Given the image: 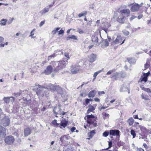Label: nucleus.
<instances>
[{
	"instance_id": "obj_17",
	"label": "nucleus",
	"mask_w": 151,
	"mask_h": 151,
	"mask_svg": "<svg viewBox=\"0 0 151 151\" xmlns=\"http://www.w3.org/2000/svg\"><path fill=\"white\" fill-rule=\"evenodd\" d=\"M96 91L95 90H92L90 91L88 93V96L89 98L93 97L95 95Z\"/></svg>"
},
{
	"instance_id": "obj_44",
	"label": "nucleus",
	"mask_w": 151,
	"mask_h": 151,
	"mask_svg": "<svg viewBox=\"0 0 151 151\" xmlns=\"http://www.w3.org/2000/svg\"><path fill=\"white\" fill-rule=\"evenodd\" d=\"M86 14L87 12L86 11H85L83 13L79 14L78 15V16L79 17H81L82 16H85V15H86Z\"/></svg>"
},
{
	"instance_id": "obj_41",
	"label": "nucleus",
	"mask_w": 151,
	"mask_h": 151,
	"mask_svg": "<svg viewBox=\"0 0 151 151\" xmlns=\"http://www.w3.org/2000/svg\"><path fill=\"white\" fill-rule=\"evenodd\" d=\"M109 134V131H106L103 134V136L104 137H107Z\"/></svg>"
},
{
	"instance_id": "obj_15",
	"label": "nucleus",
	"mask_w": 151,
	"mask_h": 151,
	"mask_svg": "<svg viewBox=\"0 0 151 151\" xmlns=\"http://www.w3.org/2000/svg\"><path fill=\"white\" fill-rule=\"evenodd\" d=\"M31 132V130L29 128H27L24 129V134L25 136H28Z\"/></svg>"
},
{
	"instance_id": "obj_62",
	"label": "nucleus",
	"mask_w": 151,
	"mask_h": 151,
	"mask_svg": "<svg viewBox=\"0 0 151 151\" xmlns=\"http://www.w3.org/2000/svg\"><path fill=\"white\" fill-rule=\"evenodd\" d=\"M76 128L74 127H73L71 129V130L72 132H73L75 131V130L76 129Z\"/></svg>"
},
{
	"instance_id": "obj_51",
	"label": "nucleus",
	"mask_w": 151,
	"mask_h": 151,
	"mask_svg": "<svg viewBox=\"0 0 151 151\" xmlns=\"http://www.w3.org/2000/svg\"><path fill=\"white\" fill-rule=\"evenodd\" d=\"M35 29H34L33 30H32V31H31L30 33V35H29V37L31 36H32L33 35H34V33H33V32L35 30Z\"/></svg>"
},
{
	"instance_id": "obj_10",
	"label": "nucleus",
	"mask_w": 151,
	"mask_h": 151,
	"mask_svg": "<svg viewBox=\"0 0 151 151\" xmlns=\"http://www.w3.org/2000/svg\"><path fill=\"white\" fill-rule=\"evenodd\" d=\"M6 135V129L0 125V137H4Z\"/></svg>"
},
{
	"instance_id": "obj_4",
	"label": "nucleus",
	"mask_w": 151,
	"mask_h": 151,
	"mask_svg": "<svg viewBox=\"0 0 151 151\" xmlns=\"http://www.w3.org/2000/svg\"><path fill=\"white\" fill-rule=\"evenodd\" d=\"M80 66L79 65H72L70 66V71L72 74H76L78 73L80 70Z\"/></svg>"
},
{
	"instance_id": "obj_24",
	"label": "nucleus",
	"mask_w": 151,
	"mask_h": 151,
	"mask_svg": "<svg viewBox=\"0 0 151 151\" xmlns=\"http://www.w3.org/2000/svg\"><path fill=\"white\" fill-rule=\"evenodd\" d=\"M139 127L140 128L141 131L144 133H146L147 131H149V130L147 129L145 127H142L140 125L139 126Z\"/></svg>"
},
{
	"instance_id": "obj_42",
	"label": "nucleus",
	"mask_w": 151,
	"mask_h": 151,
	"mask_svg": "<svg viewBox=\"0 0 151 151\" xmlns=\"http://www.w3.org/2000/svg\"><path fill=\"white\" fill-rule=\"evenodd\" d=\"M95 131L94 130L91 131L89 133V136L91 138H92L93 135L95 134Z\"/></svg>"
},
{
	"instance_id": "obj_27",
	"label": "nucleus",
	"mask_w": 151,
	"mask_h": 151,
	"mask_svg": "<svg viewBox=\"0 0 151 151\" xmlns=\"http://www.w3.org/2000/svg\"><path fill=\"white\" fill-rule=\"evenodd\" d=\"M95 108L92 106L90 105L89 106L88 109L87 111V113H88L90 112H92L95 110Z\"/></svg>"
},
{
	"instance_id": "obj_50",
	"label": "nucleus",
	"mask_w": 151,
	"mask_h": 151,
	"mask_svg": "<svg viewBox=\"0 0 151 151\" xmlns=\"http://www.w3.org/2000/svg\"><path fill=\"white\" fill-rule=\"evenodd\" d=\"M112 142L111 141H109V147L108 148H106V150H107L108 149L111 147L112 146Z\"/></svg>"
},
{
	"instance_id": "obj_43",
	"label": "nucleus",
	"mask_w": 151,
	"mask_h": 151,
	"mask_svg": "<svg viewBox=\"0 0 151 151\" xmlns=\"http://www.w3.org/2000/svg\"><path fill=\"white\" fill-rule=\"evenodd\" d=\"M142 89L147 93H151V90L149 88H146L144 87H143Z\"/></svg>"
},
{
	"instance_id": "obj_32",
	"label": "nucleus",
	"mask_w": 151,
	"mask_h": 151,
	"mask_svg": "<svg viewBox=\"0 0 151 151\" xmlns=\"http://www.w3.org/2000/svg\"><path fill=\"white\" fill-rule=\"evenodd\" d=\"M102 43L106 47L108 46L109 45L108 41L106 39L103 40L102 41Z\"/></svg>"
},
{
	"instance_id": "obj_1",
	"label": "nucleus",
	"mask_w": 151,
	"mask_h": 151,
	"mask_svg": "<svg viewBox=\"0 0 151 151\" xmlns=\"http://www.w3.org/2000/svg\"><path fill=\"white\" fill-rule=\"evenodd\" d=\"M45 88L47 89H50L51 91L54 92L56 91L58 93L61 95L63 94L62 88L59 86L53 85L51 83L48 84L46 87L43 88L42 86L38 85L34 88V90L36 91L37 94L41 97H43L44 95V89Z\"/></svg>"
},
{
	"instance_id": "obj_2",
	"label": "nucleus",
	"mask_w": 151,
	"mask_h": 151,
	"mask_svg": "<svg viewBox=\"0 0 151 151\" xmlns=\"http://www.w3.org/2000/svg\"><path fill=\"white\" fill-rule=\"evenodd\" d=\"M112 44L114 45L117 44H119L120 45H121L124 43L125 40L124 39L122 42H121L122 40V37L120 35H118L117 36L116 35L114 36L112 39Z\"/></svg>"
},
{
	"instance_id": "obj_7",
	"label": "nucleus",
	"mask_w": 151,
	"mask_h": 151,
	"mask_svg": "<svg viewBox=\"0 0 151 151\" xmlns=\"http://www.w3.org/2000/svg\"><path fill=\"white\" fill-rule=\"evenodd\" d=\"M14 138L12 136H8L5 138V142L7 144L11 145L14 142Z\"/></svg>"
},
{
	"instance_id": "obj_47",
	"label": "nucleus",
	"mask_w": 151,
	"mask_h": 151,
	"mask_svg": "<svg viewBox=\"0 0 151 151\" xmlns=\"http://www.w3.org/2000/svg\"><path fill=\"white\" fill-rule=\"evenodd\" d=\"M64 56L67 58V60H68L70 59L69 56V54L67 52H65L64 54Z\"/></svg>"
},
{
	"instance_id": "obj_55",
	"label": "nucleus",
	"mask_w": 151,
	"mask_h": 151,
	"mask_svg": "<svg viewBox=\"0 0 151 151\" xmlns=\"http://www.w3.org/2000/svg\"><path fill=\"white\" fill-rule=\"evenodd\" d=\"M64 33V31L62 29H61L59 31V35L63 34Z\"/></svg>"
},
{
	"instance_id": "obj_63",
	"label": "nucleus",
	"mask_w": 151,
	"mask_h": 151,
	"mask_svg": "<svg viewBox=\"0 0 151 151\" xmlns=\"http://www.w3.org/2000/svg\"><path fill=\"white\" fill-rule=\"evenodd\" d=\"M94 100L96 102H99L100 101V100L99 99L97 98H96L94 99Z\"/></svg>"
},
{
	"instance_id": "obj_34",
	"label": "nucleus",
	"mask_w": 151,
	"mask_h": 151,
	"mask_svg": "<svg viewBox=\"0 0 151 151\" xmlns=\"http://www.w3.org/2000/svg\"><path fill=\"white\" fill-rule=\"evenodd\" d=\"M150 61L148 59L147 60V62L146 64L145 65V69L148 68L149 66Z\"/></svg>"
},
{
	"instance_id": "obj_35",
	"label": "nucleus",
	"mask_w": 151,
	"mask_h": 151,
	"mask_svg": "<svg viewBox=\"0 0 151 151\" xmlns=\"http://www.w3.org/2000/svg\"><path fill=\"white\" fill-rule=\"evenodd\" d=\"M21 93L22 91L21 90H20L19 92L14 93L13 95L15 96L16 97H17L21 95Z\"/></svg>"
},
{
	"instance_id": "obj_28",
	"label": "nucleus",
	"mask_w": 151,
	"mask_h": 151,
	"mask_svg": "<svg viewBox=\"0 0 151 151\" xmlns=\"http://www.w3.org/2000/svg\"><path fill=\"white\" fill-rule=\"evenodd\" d=\"M3 100L5 103L8 104L10 102V97H5L3 99Z\"/></svg>"
},
{
	"instance_id": "obj_16",
	"label": "nucleus",
	"mask_w": 151,
	"mask_h": 151,
	"mask_svg": "<svg viewBox=\"0 0 151 151\" xmlns=\"http://www.w3.org/2000/svg\"><path fill=\"white\" fill-rule=\"evenodd\" d=\"M49 11V8L45 7L42 10L40 11L39 14L40 16H42L45 14Z\"/></svg>"
},
{
	"instance_id": "obj_37",
	"label": "nucleus",
	"mask_w": 151,
	"mask_h": 151,
	"mask_svg": "<svg viewBox=\"0 0 151 151\" xmlns=\"http://www.w3.org/2000/svg\"><path fill=\"white\" fill-rule=\"evenodd\" d=\"M51 64L54 67V70L55 69V68H56V66L58 65V62H55L53 61L52 62Z\"/></svg>"
},
{
	"instance_id": "obj_57",
	"label": "nucleus",
	"mask_w": 151,
	"mask_h": 151,
	"mask_svg": "<svg viewBox=\"0 0 151 151\" xmlns=\"http://www.w3.org/2000/svg\"><path fill=\"white\" fill-rule=\"evenodd\" d=\"M98 94L99 95H100L101 94H103L105 93L104 91H99L98 92Z\"/></svg>"
},
{
	"instance_id": "obj_39",
	"label": "nucleus",
	"mask_w": 151,
	"mask_h": 151,
	"mask_svg": "<svg viewBox=\"0 0 151 151\" xmlns=\"http://www.w3.org/2000/svg\"><path fill=\"white\" fill-rule=\"evenodd\" d=\"M103 71V69L100 70L98 71H97L96 72H95L94 74L93 77H94L95 78H96V76H97V75L100 73L101 72Z\"/></svg>"
},
{
	"instance_id": "obj_20",
	"label": "nucleus",
	"mask_w": 151,
	"mask_h": 151,
	"mask_svg": "<svg viewBox=\"0 0 151 151\" xmlns=\"http://www.w3.org/2000/svg\"><path fill=\"white\" fill-rule=\"evenodd\" d=\"M148 73H144V77L141 78V81H144V82H146L147 81V77L149 76Z\"/></svg>"
},
{
	"instance_id": "obj_56",
	"label": "nucleus",
	"mask_w": 151,
	"mask_h": 151,
	"mask_svg": "<svg viewBox=\"0 0 151 151\" xmlns=\"http://www.w3.org/2000/svg\"><path fill=\"white\" fill-rule=\"evenodd\" d=\"M45 23V21H42L40 24H39V26L40 27H41Z\"/></svg>"
},
{
	"instance_id": "obj_29",
	"label": "nucleus",
	"mask_w": 151,
	"mask_h": 151,
	"mask_svg": "<svg viewBox=\"0 0 151 151\" xmlns=\"http://www.w3.org/2000/svg\"><path fill=\"white\" fill-rule=\"evenodd\" d=\"M7 20L6 19H2L1 20L0 25L1 26L5 25L6 24Z\"/></svg>"
},
{
	"instance_id": "obj_26",
	"label": "nucleus",
	"mask_w": 151,
	"mask_h": 151,
	"mask_svg": "<svg viewBox=\"0 0 151 151\" xmlns=\"http://www.w3.org/2000/svg\"><path fill=\"white\" fill-rule=\"evenodd\" d=\"M69 139L67 135H64L62 136L60 138V140L63 142L64 141H65L66 140H68Z\"/></svg>"
},
{
	"instance_id": "obj_5",
	"label": "nucleus",
	"mask_w": 151,
	"mask_h": 151,
	"mask_svg": "<svg viewBox=\"0 0 151 151\" xmlns=\"http://www.w3.org/2000/svg\"><path fill=\"white\" fill-rule=\"evenodd\" d=\"M10 122L9 117L8 116H5L1 120L0 124L4 127H7L9 125Z\"/></svg>"
},
{
	"instance_id": "obj_3",
	"label": "nucleus",
	"mask_w": 151,
	"mask_h": 151,
	"mask_svg": "<svg viewBox=\"0 0 151 151\" xmlns=\"http://www.w3.org/2000/svg\"><path fill=\"white\" fill-rule=\"evenodd\" d=\"M67 62V61H66V62L65 61H60L58 62V65L56 66L54 71L56 72H58L61 69L64 68L67 64L66 63Z\"/></svg>"
},
{
	"instance_id": "obj_45",
	"label": "nucleus",
	"mask_w": 151,
	"mask_h": 151,
	"mask_svg": "<svg viewBox=\"0 0 151 151\" xmlns=\"http://www.w3.org/2000/svg\"><path fill=\"white\" fill-rule=\"evenodd\" d=\"M122 32L124 35L126 36L128 35L129 34V32L125 30L122 31Z\"/></svg>"
},
{
	"instance_id": "obj_21",
	"label": "nucleus",
	"mask_w": 151,
	"mask_h": 151,
	"mask_svg": "<svg viewBox=\"0 0 151 151\" xmlns=\"http://www.w3.org/2000/svg\"><path fill=\"white\" fill-rule=\"evenodd\" d=\"M70 39L77 40V37L74 35H69L66 38L67 40H69Z\"/></svg>"
},
{
	"instance_id": "obj_40",
	"label": "nucleus",
	"mask_w": 151,
	"mask_h": 151,
	"mask_svg": "<svg viewBox=\"0 0 151 151\" xmlns=\"http://www.w3.org/2000/svg\"><path fill=\"white\" fill-rule=\"evenodd\" d=\"M131 134L133 136V138H134L135 137L136 134L134 130L133 129H131Z\"/></svg>"
},
{
	"instance_id": "obj_38",
	"label": "nucleus",
	"mask_w": 151,
	"mask_h": 151,
	"mask_svg": "<svg viewBox=\"0 0 151 151\" xmlns=\"http://www.w3.org/2000/svg\"><path fill=\"white\" fill-rule=\"evenodd\" d=\"M60 29V27H57L52 31V34L53 35H55L57 32Z\"/></svg>"
},
{
	"instance_id": "obj_59",
	"label": "nucleus",
	"mask_w": 151,
	"mask_h": 151,
	"mask_svg": "<svg viewBox=\"0 0 151 151\" xmlns=\"http://www.w3.org/2000/svg\"><path fill=\"white\" fill-rule=\"evenodd\" d=\"M143 17V15L142 14H140V15L137 17L138 19H139L142 18Z\"/></svg>"
},
{
	"instance_id": "obj_36",
	"label": "nucleus",
	"mask_w": 151,
	"mask_h": 151,
	"mask_svg": "<svg viewBox=\"0 0 151 151\" xmlns=\"http://www.w3.org/2000/svg\"><path fill=\"white\" fill-rule=\"evenodd\" d=\"M56 56V55L54 53L48 57V58H47V60H50L51 59L55 57Z\"/></svg>"
},
{
	"instance_id": "obj_61",
	"label": "nucleus",
	"mask_w": 151,
	"mask_h": 151,
	"mask_svg": "<svg viewBox=\"0 0 151 151\" xmlns=\"http://www.w3.org/2000/svg\"><path fill=\"white\" fill-rule=\"evenodd\" d=\"M52 124L55 125L56 124H57V120L55 119V120L53 121L52 122Z\"/></svg>"
},
{
	"instance_id": "obj_11",
	"label": "nucleus",
	"mask_w": 151,
	"mask_h": 151,
	"mask_svg": "<svg viewBox=\"0 0 151 151\" xmlns=\"http://www.w3.org/2000/svg\"><path fill=\"white\" fill-rule=\"evenodd\" d=\"M52 70L53 68L52 66L49 65L45 70L44 73L46 74H49L52 72Z\"/></svg>"
},
{
	"instance_id": "obj_46",
	"label": "nucleus",
	"mask_w": 151,
	"mask_h": 151,
	"mask_svg": "<svg viewBox=\"0 0 151 151\" xmlns=\"http://www.w3.org/2000/svg\"><path fill=\"white\" fill-rule=\"evenodd\" d=\"M86 116L88 119H91L92 118H94V116L93 115H92V114H91V115H87Z\"/></svg>"
},
{
	"instance_id": "obj_19",
	"label": "nucleus",
	"mask_w": 151,
	"mask_h": 151,
	"mask_svg": "<svg viewBox=\"0 0 151 151\" xmlns=\"http://www.w3.org/2000/svg\"><path fill=\"white\" fill-rule=\"evenodd\" d=\"M68 122L64 119H63L61 122L60 125L65 128L67 125Z\"/></svg>"
},
{
	"instance_id": "obj_49",
	"label": "nucleus",
	"mask_w": 151,
	"mask_h": 151,
	"mask_svg": "<svg viewBox=\"0 0 151 151\" xmlns=\"http://www.w3.org/2000/svg\"><path fill=\"white\" fill-rule=\"evenodd\" d=\"M78 29L77 32H78L80 34H82L84 33V31L82 29L79 28Z\"/></svg>"
},
{
	"instance_id": "obj_30",
	"label": "nucleus",
	"mask_w": 151,
	"mask_h": 151,
	"mask_svg": "<svg viewBox=\"0 0 151 151\" xmlns=\"http://www.w3.org/2000/svg\"><path fill=\"white\" fill-rule=\"evenodd\" d=\"M127 60L129 62L130 64L134 63L136 61L135 59L134 58H128Z\"/></svg>"
},
{
	"instance_id": "obj_52",
	"label": "nucleus",
	"mask_w": 151,
	"mask_h": 151,
	"mask_svg": "<svg viewBox=\"0 0 151 151\" xmlns=\"http://www.w3.org/2000/svg\"><path fill=\"white\" fill-rule=\"evenodd\" d=\"M55 1H53L52 2V4H50L49 5L47 6L46 8H49L52 7L53 6L54 4L55 3Z\"/></svg>"
},
{
	"instance_id": "obj_48",
	"label": "nucleus",
	"mask_w": 151,
	"mask_h": 151,
	"mask_svg": "<svg viewBox=\"0 0 151 151\" xmlns=\"http://www.w3.org/2000/svg\"><path fill=\"white\" fill-rule=\"evenodd\" d=\"M9 97H10V102H13L15 99V98L14 97L11 96Z\"/></svg>"
},
{
	"instance_id": "obj_60",
	"label": "nucleus",
	"mask_w": 151,
	"mask_h": 151,
	"mask_svg": "<svg viewBox=\"0 0 151 151\" xmlns=\"http://www.w3.org/2000/svg\"><path fill=\"white\" fill-rule=\"evenodd\" d=\"M136 151H144V150L141 148H138Z\"/></svg>"
},
{
	"instance_id": "obj_14",
	"label": "nucleus",
	"mask_w": 151,
	"mask_h": 151,
	"mask_svg": "<svg viewBox=\"0 0 151 151\" xmlns=\"http://www.w3.org/2000/svg\"><path fill=\"white\" fill-rule=\"evenodd\" d=\"M119 131L116 129L111 130L109 132V134L113 136H119Z\"/></svg>"
},
{
	"instance_id": "obj_64",
	"label": "nucleus",
	"mask_w": 151,
	"mask_h": 151,
	"mask_svg": "<svg viewBox=\"0 0 151 151\" xmlns=\"http://www.w3.org/2000/svg\"><path fill=\"white\" fill-rule=\"evenodd\" d=\"M4 40V38L2 37H0V42H2Z\"/></svg>"
},
{
	"instance_id": "obj_33",
	"label": "nucleus",
	"mask_w": 151,
	"mask_h": 151,
	"mask_svg": "<svg viewBox=\"0 0 151 151\" xmlns=\"http://www.w3.org/2000/svg\"><path fill=\"white\" fill-rule=\"evenodd\" d=\"M124 17H122L119 18L118 19V21L119 22L122 23H124Z\"/></svg>"
},
{
	"instance_id": "obj_58",
	"label": "nucleus",
	"mask_w": 151,
	"mask_h": 151,
	"mask_svg": "<svg viewBox=\"0 0 151 151\" xmlns=\"http://www.w3.org/2000/svg\"><path fill=\"white\" fill-rule=\"evenodd\" d=\"M85 102L87 104H88L90 102V100L88 99H86L85 100Z\"/></svg>"
},
{
	"instance_id": "obj_9",
	"label": "nucleus",
	"mask_w": 151,
	"mask_h": 151,
	"mask_svg": "<svg viewBox=\"0 0 151 151\" xmlns=\"http://www.w3.org/2000/svg\"><path fill=\"white\" fill-rule=\"evenodd\" d=\"M88 61L90 63H92L96 60V55L93 53H92L88 56Z\"/></svg>"
},
{
	"instance_id": "obj_6",
	"label": "nucleus",
	"mask_w": 151,
	"mask_h": 151,
	"mask_svg": "<svg viewBox=\"0 0 151 151\" xmlns=\"http://www.w3.org/2000/svg\"><path fill=\"white\" fill-rule=\"evenodd\" d=\"M53 111L56 114H59L60 115H64L66 113L65 112L61 111V109H60V105H58L57 107H54L53 110Z\"/></svg>"
},
{
	"instance_id": "obj_53",
	"label": "nucleus",
	"mask_w": 151,
	"mask_h": 151,
	"mask_svg": "<svg viewBox=\"0 0 151 151\" xmlns=\"http://www.w3.org/2000/svg\"><path fill=\"white\" fill-rule=\"evenodd\" d=\"M137 18V16H134V15H132V17L130 18V21H132V20L133 19H135V18Z\"/></svg>"
},
{
	"instance_id": "obj_31",
	"label": "nucleus",
	"mask_w": 151,
	"mask_h": 151,
	"mask_svg": "<svg viewBox=\"0 0 151 151\" xmlns=\"http://www.w3.org/2000/svg\"><path fill=\"white\" fill-rule=\"evenodd\" d=\"M141 97L142 99H144L145 100H149V99L148 96L145 95L143 94H142L141 95Z\"/></svg>"
},
{
	"instance_id": "obj_8",
	"label": "nucleus",
	"mask_w": 151,
	"mask_h": 151,
	"mask_svg": "<svg viewBox=\"0 0 151 151\" xmlns=\"http://www.w3.org/2000/svg\"><path fill=\"white\" fill-rule=\"evenodd\" d=\"M141 7V5H139L137 4H135L131 7L130 10L131 12H136L138 11L139 8Z\"/></svg>"
},
{
	"instance_id": "obj_18",
	"label": "nucleus",
	"mask_w": 151,
	"mask_h": 151,
	"mask_svg": "<svg viewBox=\"0 0 151 151\" xmlns=\"http://www.w3.org/2000/svg\"><path fill=\"white\" fill-rule=\"evenodd\" d=\"M120 74L119 73L116 72L114 73L111 76V77L114 78L115 80H117L118 78L119 77Z\"/></svg>"
},
{
	"instance_id": "obj_13",
	"label": "nucleus",
	"mask_w": 151,
	"mask_h": 151,
	"mask_svg": "<svg viewBox=\"0 0 151 151\" xmlns=\"http://www.w3.org/2000/svg\"><path fill=\"white\" fill-rule=\"evenodd\" d=\"M91 39L93 42L95 43L97 45H99L101 43V42H99V39L97 36L93 35Z\"/></svg>"
},
{
	"instance_id": "obj_12",
	"label": "nucleus",
	"mask_w": 151,
	"mask_h": 151,
	"mask_svg": "<svg viewBox=\"0 0 151 151\" xmlns=\"http://www.w3.org/2000/svg\"><path fill=\"white\" fill-rule=\"evenodd\" d=\"M87 122L90 124H93V127H96L97 125V122L94 118L88 119L87 120Z\"/></svg>"
},
{
	"instance_id": "obj_25",
	"label": "nucleus",
	"mask_w": 151,
	"mask_h": 151,
	"mask_svg": "<svg viewBox=\"0 0 151 151\" xmlns=\"http://www.w3.org/2000/svg\"><path fill=\"white\" fill-rule=\"evenodd\" d=\"M127 122L128 123L129 125L131 126L133 124L134 120L131 117L127 120Z\"/></svg>"
},
{
	"instance_id": "obj_23",
	"label": "nucleus",
	"mask_w": 151,
	"mask_h": 151,
	"mask_svg": "<svg viewBox=\"0 0 151 151\" xmlns=\"http://www.w3.org/2000/svg\"><path fill=\"white\" fill-rule=\"evenodd\" d=\"M130 10L129 9H126L120 11L121 13L127 15H129L130 14Z\"/></svg>"
},
{
	"instance_id": "obj_54",
	"label": "nucleus",
	"mask_w": 151,
	"mask_h": 151,
	"mask_svg": "<svg viewBox=\"0 0 151 151\" xmlns=\"http://www.w3.org/2000/svg\"><path fill=\"white\" fill-rule=\"evenodd\" d=\"M113 72V70H109L108 72L106 73V75H109L111 74Z\"/></svg>"
},
{
	"instance_id": "obj_22",
	"label": "nucleus",
	"mask_w": 151,
	"mask_h": 151,
	"mask_svg": "<svg viewBox=\"0 0 151 151\" xmlns=\"http://www.w3.org/2000/svg\"><path fill=\"white\" fill-rule=\"evenodd\" d=\"M128 91V93H129V92H130L129 90V89L127 88L126 87H124V86H122L120 90V91L121 92H126V91Z\"/></svg>"
}]
</instances>
